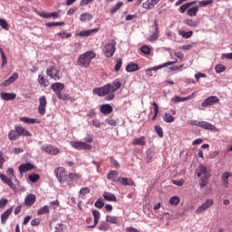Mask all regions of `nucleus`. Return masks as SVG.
<instances>
[{"instance_id":"nucleus-64","label":"nucleus","mask_w":232,"mask_h":232,"mask_svg":"<svg viewBox=\"0 0 232 232\" xmlns=\"http://www.w3.org/2000/svg\"><path fill=\"white\" fill-rule=\"evenodd\" d=\"M198 5L199 6H208L209 5H213V0L200 1Z\"/></svg>"},{"instance_id":"nucleus-62","label":"nucleus","mask_w":232,"mask_h":232,"mask_svg":"<svg viewBox=\"0 0 232 232\" xmlns=\"http://www.w3.org/2000/svg\"><path fill=\"white\" fill-rule=\"evenodd\" d=\"M188 8H189V5L188 3L182 5L180 7H179V13L180 14H185L186 12H188Z\"/></svg>"},{"instance_id":"nucleus-51","label":"nucleus","mask_w":232,"mask_h":232,"mask_svg":"<svg viewBox=\"0 0 232 232\" xmlns=\"http://www.w3.org/2000/svg\"><path fill=\"white\" fill-rule=\"evenodd\" d=\"M58 37H61L62 39H70L72 37V34L66 33V32H60L57 34Z\"/></svg>"},{"instance_id":"nucleus-25","label":"nucleus","mask_w":232,"mask_h":232,"mask_svg":"<svg viewBox=\"0 0 232 232\" xmlns=\"http://www.w3.org/2000/svg\"><path fill=\"white\" fill-rule=\"evenodd\" d=\"M199 128H203V130H210V131L217 130V127L208 121H200Z\"/></svg>"},{"instance_id":"nucleus-50","label":"nucleus","mask_w":232,"mask_h":232,"mask_svg":"<svg viewBox=\"0 0 232 232\" xmlns=\"http://www.w3.org/2000/svg\"><path fill=\"white\" fill-rule=\"evenodd\" d=\"M185 24H187V26H191V28H197L198 24L196 21H194L193 19H187L185 21Z\"/></svg>"},{"instance_id":"nucleus-37","label":"nucleus","mask_w":232,"mask_h":232,"mask_svg":"<svg viewBox=\"0 0 232 232\" xmlns=\"http://www.w3.org/2000/svg\"><path fill=\"white\" fill-rule=\"evenodd\" d=\"M8 139L9 140H17L19 139V133L17 130L14 129V130H10L8 133Z\"/></svg>"},{"instance_id":"nucleus-38","label":"nucleus","mask_w":232,"mask_h":232,"mask_svg":"<svg viewBox=\"0 0 232 232\" xmlns=\"http://www.w3.org/2000/svg\"><path fill=\"white\" fill-rule=\"evenodd\" d=\"M155 3H153V0H147L145 3L142 4L143 8L146 10H151L153 6H155Z\"/></svg>"},{"instance_id":"nucleus-2","label":"nucleus","mask_w":232,"mask_h":232,"mask_svg":"<svg viewBox=\"0 0 232 232\" xmlns=\"http://www.w3.org/2000/svg\"><path fill=\"white\" fill-rule=\"evenodd\" d=\"M6 175L0 174V179L2 180V182H4V184L9 186L11 189H15L16 187L15 184H14L13 180H14V182H19V180L17 179V177H15V171L14 170V169L8 168L6 170Z\"/></svg>"},{"instance_id":"nucleus-17","label":"nucleus","mask_w":232,"mask_h":232,"mask_svg":"<svg viewBox=\"0 0 232 232\" xmlns=\"http://www.w3.org/2000/svg\"><path fill=\"white\" fill-rule=\"evenodd\" d=\"M99 27H95L93 29H89V30H83V31H80L77 35L79 37H90L92 35H93V34H97L99 32Z\"/></svg>"},{"instance_id":"nucleus-3","label":"nucleus","mask_w":232,"mask_h":232,"mask_svg":"<svg viewBox=\"0 0 232 232\" xmlns=\"http://www.w3.org/2000/svg\"><path fill=\"white\" fill-rule=\"evenodd\" d=\"M198 177L199 179L200 188H206L209 182V179L211 178V173L204 165H200L197 169Z\"/></svg>"},{"instance_id":"nucleus-56","label":"nucleus","mask_w":232,"mask_h":232,"mask_svg":"<svg viewBox=\"0 0 232 232\" xmlns=\"http://www.w3.org/2000/svg\"><path fill=\"white\" fill-rule=\"evenodd\" d=\"M67 177H68V179H70V180L81 179V175H79L78 173H69V175Z\"/></svg>"},{"instance_id":"nucleus-15","label":"nucleus","mask_w":232,"mask_h":232,"mask_svg":"<svg viewBox=\"0 0 232 232\" xmlns=\"http://www.w3.org/2000/svg\"><path fill=\"white\" fill-rule=\"evenodd\" d=\"M48 102L46 101V96H41L39 98V106H38V113L41 115H44L46 113V105Z\"/></svg>"},{"instance_id":"nucleus-4","label":"nucleus","mask_w":232,"mask_h":232,"mask_svg":"<svg viewBox=\"0 0 232 232\" xmlns=\"http://www.w3.org/2000/svg\"><path fill=\"white\" fill-rule=\"evenodd\" d=\"M177 63V61L174 62H167L165 63H162L160 65H157L155 67H150L147 70H145V75L150 79V77H153L155 75L156 72H159V70H162V68H166L167 66H171L172 64Z\"/></svg>"},{"instance_id":"nucleus-26","label":"nucleus","mask_w":232,"mask_h":232,"mask_svg":"<svg viewBox=\"0 0 232 232\" xmlns=\"http://www.w3.org/2000/svg\"><path fill=\"white\" fill-rule=\"evenodd\" d=\"M0 95L3 101H14L17 97V94L12 92H1Z\"/></svg>"},{"instance_id":"nucleus-34","label":"nucleus","mask_w":232,"mask_h":232,"mask_svg":"<svg viewBox=\"0 0 232 232\" xmlns=\"http://www.w3.org/2000/svg\"><path fill=\"white\" fill-rule=\"evenodd\" d=\"M118 182L122 184V186H133V184H135V182H133V179L128 178H120V180Z\"/></svg>"},{"instance_id":"nucleus-21","label":"nucleus","mask_w":232,"mask_h":232,"mask_svg":"<svg viewBox=\"0 0 232 232\" xmlns=\"http://www.w3.org/2000/svg\"><path fill=\"white\" fill-rule=\"evenodd\" d=\"M107 179L111 180V182H119V180H121L119 173L116 170H111L107 175Z\"/></svg>"},{"instance_id":"nucleus-30","label":"nucleus","mask_w":232,"mask_h":232,"mask_svg":"<svg viewBox=\"0 0 232 232\" xmlns=\"http://www.w3.org/2000/svg\"><path fill=\"white\" fill-rule=\"evenodd\" d=\"M93 19V14L90 13H83L80 15V21L82 23H88Z\"/></svg>"},{"instance_id":"nucleus-49","label":"nucleus","mask_w":232,"mask_h":232,"mask_svg":"<svg viewBox=\"0 0 232 232\" xmlns=\"http://www.w3.org/2000/svg\"><path fill=\"white\" fill-rule=\"evenodd\" d=\"M28 179L31 182H37V180H39V179H41V176H39V174L34 173L28 176Z\"/></svg>"},{"instance_id":"nucleus-44","label":"nucleus","mask_w":232,"mask_h":232,"mask_svg":"<svg viewBox=\"0 0 232 232\" xmlns=\"http://www.w3.org/2000/svg\"><path fill=\"white\" fill-rule=\"evenodd\" d=\"M124 3L122 2H118L111 10V14H116L121 8H122V5Z\"/></svg>"},{"instance_id":"nucleus-57","label":"nucleus","mask_w":232,"mask_h":232,"mask_svg":"<svg viewBox=\"0 0 232 232\" xmlns=\"http://www.w3.org/2000/svg\"><path fill=\"white\" fill-rule=\"evenodd\" d=\"M94 206L95 208H98V209H102V208H104V201H102V198H98L94 203Z\"/></svg>"},{"instance_id":"nucleus-29","label":"nucleus","mask_w":232,"mask_h":232,"mask_svg":"<svg viewBox=\"0 0 232 232\" xmlns=\"http://www.w3.org/2000/svg\"><path fill=\"white\" fill-rule=\"evenodd\" d=\"M24 204L25 206H29V207L34 206V204H35V195L34 194L27 195L24 199Z\"/></svg>"},{"instance_id":"nucleus-11","label":"nucleus","mask_w":232,"mask_h":232,"mask_svg":"<svg viewBox=\"0 0 232 232\" xmlns=\"http://www.w3.org/2000/svg\"><path fill=\"white\" fill-rule=\"evenodd\" d=\"M71 146L74 148V150H92V145L82 142V141H71Z\"/></svg>"},{"instance_id":"nucleus-39","label":"nucleus","mask_w":232,"mask_h":232,"mask_svg":"<svg viewBox=\"0 0 232 232\" xmlns=\"http://www.w3.org/2000/svg\"><path fill=\"white\" fill-rule=\"evenodd\" d=\"M99 231H108L110 229V225L106 221H102L98 226Z\"/></svg>"},{"instance_id":"nucleus-16","label":"nucleus","mask_w":232,"mask_h":232,"mask_svg":"<svg viewBox=\"0 0 232 232\" xmlns=\"http://www.w3.org/2000/svg\"><path fill=\"white\" fill-rule=\"evenodd\" d=\"M34 168H35V166L32 163H24L18 167V171L20 175H23V173H28V171H32Z\"/></svg>"},{"instance_id":"nucleus-14","label":"nucleus","mask_w":232,"mask_h":232,"mask_svg":"<svg viewBox=\"0 0 232 232\" xmlns=\"http://www.w3.org/2000/svg\"><path fill=\"white\" fill-rule=\"evenodd\" d=\"M213 204H214L213 199H207L206 202H204L201 206H199L196 209L197 215H200L201 213H204V211H206L207 209H209V208H211Z\"/></svg>"},{"instance_id":"nucleus-7","label":"nucleus","mask_w":232,"mask_h":232,"mask_svg":"<svg viewBox=\"0 0 232 232\" xmlns=\"http://www.w3.org/2000/svg\"><path fill=\"white\" fill-rule=\"evenodd\" d=\"M122 83L119 80H115L112 84L111 83V93L105 96V101H113L115 99V92L121 90Z\"/></svg>"},{"instance_id":"nucleus-53","label":"nucleus","mask_w":232,"mask_h":232,"mask_svg":"<svg viewBox=\"0 0 232 232\" xmlns=\"http://www.w3.org/2000/svg\"><path fill=\"white\" fill-rule=\"evenodd\" d=\"M179 35H182L184 39H189V37L193 35V31H188V32L179 31Z\"/></svg>"},{"instance_id":"nucleus-48","label":"nucleus","mask_w":232,"mask_h":232,"mask_svg":"<svg viewBox=\"0 0 232 232\" xmlns=\"http://www.w3.org/2000/svg\"><path fill=\"white\" fill-rule=\"evenodd\" d=\"M155 132L157 133V135H159V137H160V139L164 137V130H162V127H160V125L155 126Z\"/></svg>"},{"instance_id":"nucleus-58","label":"nucleus","mask_w":232,"mask_h":232,"mask_svg":"<svg viewBox=\"0 0 232 232\" xmlns=\"http://www.w3.org/2000/svg\"><path fill=\"white\" fill-rule=\"evenodd\" d=\"M54 232H64V224L58 223L54 227Z\"/></svg>"},{"instance_id":"nucleus-45","label":"nucleus","mask_w":232,"mask_h":232,"mask_svg":"<svg viewBox=\"0 0 232 232\" xmlns=\"http://www.w3.org/2000/svg\"><path fill=\"white\" fill-rule=\"evenodd\" d=\"M92 217L94 218V224H99V220H101V212H99V210H92Z\"/></svg>"},{"instance_id":"nucleus-9","label":"nucleus","mask_w":232,"mask_h":232,"mask_svg":"<svg viewBox=\"0 0 232 232\" xmlns=\"http://www.w3.org/2000/svg\"><path fill=\"white\" fill-rule=\"evenodd\" d=\"M46 75L51 77V79H54V81H59L61 79V71L56 70L55 66H51L46 69Z\"/></svg>"},{"instance_id":"nucleus-22","label":"nucleus","mask_w":232,"mask_h":232,"mask_svg":"<svg viewBox=\"0 0 232 232\" xmlns=\"http://www.w3.org/2000/svg\"><path fill=\"white\" fill-rule=\"evenodd\" d=\"M126 72H128L129 73H131L133 72H139V70H140V67L139 66V64L135 63H130L126 68H125Z\"/></svg>"},{"instance_id":"nucleus-35","label":"nucleus","mask_w":232,"mask_h":232,"mask_svg":"<svg viewBox=\"0 0 232 232\" xmlns=\"http://www.w3.org/2000/svg\"><path fill=\"white\" fill-rule=\"evenodd\" d=\"M162 119H163L164 122H167V123L175 122V118L173 117V115H171L168 112H165L163 114Z\"/></svg>"},{"instance_id":"nucleus-31","label":"nucleus","mask_w":232,"mask_h":232,"mask_svg":"<svg viewBox=\"0 0 232 232\" xmlns=\"http://www.w3.org/2000/svg\"><path fill=\"white\" fill-rule=\"evenodd\" d=\"M229 177H231V172H224L221 176V180L225 188H227V186H229Z\"/></svg>"},{"instance_id":"nucleus-5","label":"nucleus","mask_w":232,"mask_h":232,"mask_svg":"<svg viewBox=\"0 0 232 232\" xmlns=\"http://www.w3.org/2000/svg\"><path fill=\"white\" fill-rule=\"evenodd\" d=\"M111 83H107L102 87H97L92 90L93 95H98V97H108L111 93Z\"/></svg>"},{"instance_id":"nucleus-18","label":"nucleus","mask_w":232,"mask_h":232,"mask_svg":"<svg viewBox=\"0 0 232 232\" xmlns=\"http://www.w3.org/2000/svg\"><path fill=\"white\" fill-rule=\"evenodd\" d=\"M14 130L18 132V137H32V133L21 125H16Z\"/></svg>"},{"instance_id":"nucleus-27","label":"nucleus","mask_w":232,"mask_h":232,"mask_svg":"<svg viewBox=\"0 0 232 232\" xmlns=\"http://www.w3.org/2000/svg\"><path fill=\"white\" fill-rule=\"evenodd\" d=\"M14 211V208H8L6 209L1 216V222L2 224H6V220H8L10 215H12Z\"/></svg>"},{"instance_id":"nucleus-59","label":"nucleus","mask_w":232,"mask_h":232,"mask_svg":"<svg viewBox=\"0 0 232 232\" xmlns=\"http://www.w3.org/2000/svg\"><path fill=\"white\" fill-rule=\"evenodd\" d=\"M140 52H142V53H145V55H150V53H151V49H150L148 45H143L140 48Z\"/></svg>"},{"instance_id":"nucleus-61","label":"nucleus","mask_w":232,"mask_h":232,"mask_svg":"<svg viewBox=\"0 0 232 232\" xmlns=\"http://www.w3.org/2000/svg\"><path fill=\"white\" fill-rule=\"evenodd\" d=\"M105 122H107L109 126H117V120L115 119L108 118L105 120Z\"/></svg>"},{"instance_id":"nucleus-32","label":"nucleus","mask_w":232,"mask_h":232,"mask_svg":"<svg viewBox=\"0 0 232 232\" xmlns=\"http://www.w3.org/2000/svg\"><path fill=\"white\" fill-rule=\"evenodd\" d=\"M199 7L198 6H193L191 8H188L187 10V15L188 17H197V14H198Z\"/></svg>"},{"instance_id":"nucleus-13","label":"nucleus","mask_w":232,"mask_h":232,"mask_svg":"<svg viewBox=\"0 0 232 232\" xmlns=\"http://www.w3.org/2000/svg\"><path fill=\"white\" fill-rule=\"evenodd\" d=\"M153 28L152 35L149 37V41L153 43V41H157L159 39V35L160 34V31L159 29V23L157 20L154 21V24L151 26Z\"/></svg>"},{"instance_id":"nucleus-47","label":"nucleus","mask_w":232,"mask_h":232,"mask_svg":"<svg viewBox=\"0 0 232 232\" xmlns=\"http://www.w3.org/2000/svg\"><path fill=\"white\" fill-rule=\"evenodd\" d=\"M154 156H155V151H153L152 150H149L147 151V157H146L147 163L151 162Z\"/></svg>"},{"instance_id":"nucleus-1","label":"nucleus","mask_w":232,"mask_h":232,"mask_svg":"<svg viewBox=\"0 0 232 232\" xmlns=\"http://www.w3.org/2000/svg\"><path fill=\"white\" fill-rule=\"evenodd\" d=\"M95 57H97L95 52L87 51L79 55L76 63L78 66H81L82 68H88V66H90V64L92 63V60L95 59Z\"/></svg>"},{"instance_id":"nucleus-28","label":"nucleus","mask_w":232,"mask_h":232,"mask_svg":"<svg viewBox=\"0 0 232 232\" xmlns=\"http://www.w3.org/2000/svg\"><path fill=\"white\" fill-rule=\"evenodd\" d=\"M19 78V74L17 72H14L11 77H9L7 80L4 82V86H10V84L15 82L17 79Z\"/></svg>"},{"instance_id":"nucleus-8","label":"nucleus","mask_w":232,"mask_h":232,"mask_svg":"<svg viewBox=\"0 0 232 232\" xmlns=\"http://www.w3.org/2000/svg\"><path fill=\"white\" fill-rule=\"evenodd\" d=\"M54 175L58 181L61 183L64 182L66 179H68V173L66 172V169L63 167H58L54 169Z\"/></svg>"},{"instance_id":"nucleus-10","label":"nucleus","mask_w":232,"mask_h":232,"mask_svg":"<svg viewBox=\"0 0 232 232\" xmlns=\"http://www.w3.org/2000/svg\"><path fill=\"white\" fill-rule=\"evenodd\" d=\"M218 102H220V99H218V97L209 96L201 103V106L203 108H208V106H214V104H218Z\"/></svg>"},{"instance_id":"nucleus-12","label":"nucleus","mask_w":232,"mask_h":232,"mask_svg":"<svg viewBox=\"0 0 232 232\" xmlns=\"http://www.w3.org/2000/svg\"><path fill=\"white\" fill-rule=\"evenodd\" d=\"M42 151L48 153V155H59L61 150L57 147H53L52 145H44L41 148Z\"/></svg>"},{"instance_id":"nucleus-24","label":"nucleus","mask_w":232,"mask_h":232,"mask_svg":"<svg viewBox=\"0 0 232 232\" xmlns=\"http://www.w3.org/2000/svg\"><path fill=\"white\" fill-rule=\"evenodd\" d=\"M102 197L107 202H117V197L111 192H103Z\"/></svg>"},{"instance_id":"nucleus-20","label":"nucleus","mask_w":232,"mask_h":232,"mask_svg":"<svg viewBox=\"0 0 232 232\" xmlns=\"http://www.w3.org/2000/svg\"><path fill=\"white\" fill-rule=\"evenodd\" d=\"M51 88L54 92V93H56V96H58L64 90V84L61 82L53 83L51 85Z\"/></svg>"},{"instance_id":"nucleus-52","label":"nucleus","mask_w":232,"mask_h":232,"mask_svg":"<svg viewBox=\"0 0 232 232\" xmlns=\"http://www.w3.org/2000/svg\"><path fill=\"white\" fill-rule=\"evenodd\" d=\"M46 213H50L48 206H44L37 211V215H46Z\"/></svg>"},{"instance_id":"nucleus-43","label":"nucleus","mask_w":232,"mask_h":232,"mask_svg":"<svg viewBox=\"0 0 232 232\" xmlns=\"http://www.w3.org/2000/svg\"><path fill=\"white\" fill-rule=\"evenodd\" d=\"M47 28H52L53 26H64V22H49L45 24Z\"/></svg>"},{"instance_id":"nucleus-42","label":"nucleus","mask_w":232,"mask_h":232,"mask_svg":"<svg viewBox=\"0 0 232 232\" xmlns=\"http://www.w3.org/2000/svg\"><path fill=\"white\" fill-rule=\"evenodd\" d=\"M0 26L3 30L8 32L10 30V25H8V22L5 20V18H0Z\"/></svg>"},{"instance_id":"nucleus-55","label":"nucleus","mask_w":232,"mask_h":232,"mask_svg":"<svg viewBox=\"0 0 232 232\" xmlns=\"http://www.w3.org/2000/svg\"><path fill=\"white\" fill-rule=\"evenodd\" d=\"M216 73H222L223 72H226V66L223 64H218L215 67Z\"/></svg>"},{"instance_id":"nucleus-19","label":"nucleus","mask_w":232,"mask_h":232,"mask_svg":"<svg viewBox=\"0 0 232 232\" xmlns=\"http://www.w3.org/2000/svg\"><path fill=\"white\" fill-rule=\"evenodd\" d=\"M100 111L102 115H110L113 113V107L111 104L105 103L100 106Z\"/></svg>"},{"instance_id":"nucleus-40","label":"nucleus","mask_w":232,"mask_h":232,"mask_svg":"<svg viewBox=\"0 0 232 232\" xmlns=\"http://www.w3.org/2000/svg\"><path fill=\"white\" fill-rule=\"evenodd\" d=\"M106 222L110 224H119V218L115 216H106Z\"/></svg>"},{"instance_id":"nucleus-46","label":"nucleus","mask_w":232,"mask_h":232,"mask_svg":"<svg viewBox=\"0 0 232 232\" xmlns=\"http://www.w3.org/2000/svg\"><path fill=\"white\" fill-rule=\"evenodd\" d=\"M57 98L61 101H73V98H72L69 94H62L61 92L57 95Z\"/></svg>"},{"instance_id":"nucleus-41","label":"nucleus","mask_w":232,"mask_h":232,"mask_svg":"<svg viewBox=\"0 0 232 232\" xmlns=\"http://www.w3.org/2000/svg\"><path fill=\"white\" fill-rule=\"evenodd\" d=\"M169 204L171 206H179V204H180V198L179 196H173L169 199Z\"/></svg>"},{"instance_id":"nucleus-36","label":"nucleus","mask_w":232,"mask_h":232,"mask_svg":"<svg viewBox=\"0 0 232 232\" xmlns=\"http://www.w3.org/2000/svg\"><path fill=\"white\" fill-rule=\"evenodd\" d=\"M38 82L40 85L46 87L50 85V82L48 81V79L44 78V76L39 74L38 75Z\"/></svg>"},{"instance_id":"nucleus-60","label":"nucleus","mask_w":232,"mask_h":232,"mask_svg":"<svg viewBox=\"0 0 232 232\" xmlns=\"http://www.w3.org/2000/svg\"><path fill=\"white\" fill-rule=\"evenodd\" d=\"M91 191L92 189H90V188L85 187L80 189L79 195H88Z\"/></svg>"},{"instance_id":"nucleus-6","label":"nucleus","mask_w":232,"mask_h":232,"mask_svg":"<svg viewBox=\"0 0 232 232\" xmlns=\"http://www.w3.org/2000/svg\"><path fill=\"white\" fill-rule=\"evenodd\" d=\"M117 44V42L115 40H111L110 43H107L103 48L102 52L105 57L110 58L113 57V54L115 53V45Z\"/></svg>"},{"instance_id":"nucleus-63","label":"nucleus","mask_w":232,"mask_h":232,"mask_svg":"<svg viewBox=\"0 0 232 232\" xmlns=\"http://www.w3.org/2000/svg\"><path fill=\"white\" fill-rule=\"evenodd\" d=\"M1 58H2V67L6 66L7 64V60H6V54H5V51H1Z\"/></svg>"},{"instance_id":"nucleus-54","label":"nucleus","mask_w":232,"mask_h":232,"mask_svg":"<svg viewBox=\"0 0 232 232\" xmlns=\"http://www.w3.org/2000/svg\"><path fill=\"white\" fill-rule=\"evenodd\" d=\"M121 67H122V59L118 58L116 60V64L114 66V72H119V70H121Z\"/></svg>"},{"instance_id":"nucleus-33","label":"nucleus","mask_w":232,"mask_h":232,"mask_svg":"<svg viewBox=\"0 0 232 232\" xmlns=\"http://www.w3.org/2000/svg\"><path fill=\"white\" fill-rule=\"evenodd\" d=\"M22 122H25V124H39V120L28 117H22L20 118Z\"/></svg>"},{"instance_id":"nucleus-23","label":"nucleus","mask_w":232,"mask_h":232,"mask_svg":"<svg viewBox=\"0 0 232 232\" xmlns=\"http://www.w3.org/2000/svg\"><path fill=\"white\" fill-rule=\"evenodd\" d=\"M131 144L132 146H146V136L134 139Z\"/></svg>"}]
</instances>
